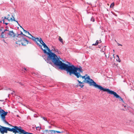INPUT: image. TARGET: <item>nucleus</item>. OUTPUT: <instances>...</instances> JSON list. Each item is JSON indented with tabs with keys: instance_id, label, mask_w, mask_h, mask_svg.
I'll return each mask as SVG.
<instances>
[{
	"instance_id": "obj_14",
	"label": "nucleus",
	"mask_w": 134,
	"mask_h": 134,
	"mask_svg": "<svg viewBox=\"0 0 134 134\" xmlns=\"http://www.w3.org/2000/svg\"><path fill=\"white\" fill-rule=\"evenodd\" d=\"M9 18V17H8L7 18H6V17H5L4 18V19H3V24H5L6 25H7L8 24V23H4L5 21L4 20V19H6L8 20V21H10V20L8 19Z\"/></svg>"
},
{
	"instance_id": "obj_37",
	"label": "nucleus",
	"mask_w": 134,
	"mask_h": 134,
	"mask_svg": "<svg viewBox=\"0 0 134 134\" xmlns=\"http://www.w3.org/2000/svg\"><path fill=\"white\" fill-rule=\"evenodd\" d=\"M37 128H39V130H40L41 129V127H36V129H37Z\"/></svg>"
},
{
	"instance_id": "obj_13",
	"label": "nucleus",
	"mask_w": 134,
	"mask_h": 134,
	"mask_svg": "<svg viewBox=\"0 0 134 134\" xmlns=\"http://www.w3.org/2000/svg\"><path fill=\"white\" fill-rule=\"evenodd\" d=\"M36 40H37V41H39L40 43L42 44V45L44 44L45 43L43 42V41L42 40V39L41 38L39 39L37 37L36 38Z\"/></svg>"
},
{
	"instance_id": "obj_15",
	"label": "nucleus",
	"mask_w": 134,
	"mask_h": 134,
	"mask_svg": "<svg viewBox=\"0 0 134 134\" xmlns=\"http://www.w3.org/2000/svg\"><path fill=\"white\" fill-rule=\"evenodd\" d=\"M43 58L45 60V61H46L47 63H49L50 64H52V63L51 62V60H49V62H48L47 61H46V59H47V58L46 57V56L45 55V56H43Z\"/></svg>"
},
{
	"instance_id": "obj_54",
	"label": "nucleus",
	"mask_w": 134,
	"mask_h": 134,
	"mask_svg": "<svg viewBox=\"0 0 134 134\" xmlns=\"http://www.w3.org/2000/svg\"><path fill=\"white\" fill-rule=\"evenodd\" d=\"M105 57H107V56H106V55H105Z\"/></svg>"
},
{
	"instance_id": "obj_25",
	"label": "nucleus",
	"mask_w": 134,
	"mask_h": 134,
	"mask_svg": "<svg viewBox=\"0 0 134 134\" xmlns=\"http://www.w3.org/2000/svg\"><path fill=\"white\" fill-rule=\"evenodd\" d=\"M114 5V2L112 3L110 6V7L111 8H113V6Z\"/></svg>"
},
{
	"instance_id": "obj_5",
	"label": "nucleus",
	"mask_w": 134,
	"mask_h": 134,
	"mask_svg": "<svg viewBox=\"0 0 134 134\" xmlns=\"http://www.w3.org/2000/svg\"><path fill=\"white\" fill-rule=\"evenodd\" d=\"M15 34L13 31H9V30H4L1 33V38H7L10 37H14Z\"/></svg>"
},
{
	"instance_id": "obj_55",
	"label": "nucleus",
	"mask_w": 134,
	"mask_h": 134,
	"mask_svg": "<svg viewBox=\"0 0 134 134\" xmlns=\"http://www.w3.org/2000/svg\"><path fill=\"white\" fill-rule=\"evenodd\" d=\"M18 116H19L18 115H17V117H18Z\"/></svg>"
},
{
	"instance_id": "obj_2",
	"label": "nucleus",
	"mask_w": 134,
	"mask_h": 134,
	"mask_svg": "<svg viewBox=\"0 0 134 134\" xmlns=\"http://www.w3.org/2000/svg\"><path fill=\"white\" fill-rule=\"evenodd\" d=\"M84 79L86 81V82L89 84L90 86H93L95 88L99 89L100 91L107 92L108 93L113 95L114 97H115L116 98L119 99V101H121L124 102L123 99L120 96L117 94L116 92L114 91L110 90L108 88H104L101 86L97 84L92 79H90L89 76H88Z\"/></svg>"
},
{
	"instance_id": "obj_24",
	"label": "nucleus",
	"mask_w": 134,
	"mask_h": 134,
	"mask_svg": "<svg viewBox=\"0 0 134 134\" xmlns=\"http://www.w3.org/2000/svg\"><path fill=\"white\" fill-rule=\"evenodd\" d=\"M41 117L44 120L47 121L48 123H49L48 121L47 120V119L45 118L42 116H41Z\"/></svg>"
},
{
	"instance_id": "obj_17",
	"label": "nucleus",
	"mask_w": 134,
	"mask_h": 134,
	"mask_svg": "<svg viewBox=\"0 0 134 134\" xmlns=\"http://www.w3.org/2000/svg\"><path fill=\"white\" fill-rule=\"evenodd\" d=\"M35 41L36 43L40 47H41V48H42V45H41L39 43H38L37 42V40H36V38H35V41Z\"/></svg>"
},
{
	"instance_id": "obj_12",
	"label": "nucleus",
	"mask_w": 134,
	"mask_h": 134,
	"mask_svg": "<svg viewBox=\"0 0 134 134\" xmlns=\"http://www.w3.org/2000/svg\"><path fill=\"white\" fill-rule=\"evenodd\" d=\"M29 35H30V36L31 37H28L27 36H25V37H28L30 39H31L33 41H35V38H36L35 37H33L32 35H31V34H30L29 32L28 31L27 32Z\"/></svg>"
},
{
	"instance_id": "obj_31",
	"label": "nucleus",
	"mask_w": 134,
	"mask_h": 134,
	"mask_svg": "<svg viewBox=\"0 0 134 134\" xmlns=\"http://www.w3.org/2000/svg\"><path fill=\"white\" fill-rule=\"evenodd\" d=\"M3 109H0V115H1V114H3Z\"/></svg>"
},
{
	"instance_id": "obj_30",
	"label": "nucleus",
	"mask_w": 134,
	"mask_h": 134,
	"mask_svg": "<svg viewBox=\"0 0 134 134\" xmlns=\"http://www.w3.org/2000/svg\"><path fill=\"white\" fill-rule=\"evenodd\" d=\"M79 77H80V78L81 77L82 79H84L86 77H85V76H82V75H81L80 74V76L79 77Z\"/></svg>"
},
{
	"instance_id": "obj_22",
	"label": "nucleus",
	"mask_w": 134,
	"mask_h": 134,
	"mask_svg": "<svg viewBox=\"0 0 134 134\" xmlns=\"http://www.w3.org/2000/svg\"><path fill=\"white\" fill-rule=\"evenodd\" d=\"M10 20H11L12 21H15L16 22H17V23H18V24L19 25V24L18 23V21H17L15 19V18H14V17H13V18H10Z\"/></svg>"
},
{
	"instance_id": "obj_43",
	"label": "nucleus",
	"mask_w": 134,
	"mask_h": 134,
	"mask_svg": "<svg viewBox=\"0 0 134 134\" xmlns=\"http://www.w3.org/2000/svg\"><path fill=\"white\" fill-rule=\"evenodd\" d=\"M92 45L93 46H97L95 44V43L94 44H93Z\"/></svg>"
},
{
	"instance_id": "obj_44",
	"label": "nucleus",
	"mask_w": 134,
	"mask_h": 134,
	"mask_svg": "<svg viewBox=\"0 0 134 134\" xmlns=\"http://www.w3.org/2000/svg\"><path fill=\"white\" fill-rule=\"evenodd\" d=\"M3 41L4 42V43H6V42L5 41V40L4 39H3Z\"/></svg>"
},
{
	"instance_id": "obj_21",
	"label": "nucleus",
	"mask_w": 134,
	"mask_h": 134,
	"mask_svg": "<svg viewBox=\"0 0 134 134\" xmlns=\"http://www.w3.org/2000/svg\"><path fill=\"white\" fill-rule=\"evenodd\" d=\"M59 40L61 43H62V44H63V39L61 38V37L60 36L59 37Z\"/></svg>"
},
{
	"instance_id": "obj_38",
	"label": "nucleus",
	"mask_w": 134,
	"mask_h": 134,
	"mask_svg": "<svg viewBox=\"0 0 134 134\" xmlns=\"http://www.w3.org/2000/svg\"><path fill=\"white\" fill-rule=\"evenodd\" d=\"M57 132V133H61L59 131H55V132Z\"/></svg>"
},
{
	"instance_id": "obj_20",
	"label": "nucleus",
	"mask_w": 134,
	"mask_h": 134,
	"mask_svg": "<svg viewBox=\"0 0 134 134\" xmlns=\"http://www.w3.org/2000/svg\"><path fill=\"white\" fill-rule=\"evenodd\" d=\"M8 113L7 112H5L4 110L3 111V114H1V115L5 116Z\"/></svg>"
},
{
	"instance_id": "obj_41",
	"label": "nucleus",
	"mask_w": 134,
	"mask_h": 134,
	"mask_svg": "<svg viewBox=\"0 0 134 134\" xmlns=\"http://www.w3.org/2000/svg\"><path fill=\"white\" fill-rule=\"evenodd\" d=\"M98 41H99V43H100L102 42L101 40H99Z\"/></svg>"
},
{
	"instance_id": "obj_47",
	"label": "nucleus",
	"mask_w": 134,
	"mask_h": 134,
	"mask_svg": "<svg viewBox=\"0 0 134 134\" xmlns=\"http://www.w3.org/2000/svg\"><path fill=\"white\" fill-rule=\"evenodd\" d=\"M18 25L20 26V27H21L22 28H23L22 27V26H20V25H19V24H18Z\"/></svg>"
},
{
	"instance_id": "obj_23",
	"label": "nucleus",
	"mask_w": 134,
	"mask_h": 134,
	"mask_svg": "<svg viewBox=\"0 0 134 134\" xmlns=\"http://www.w3.org/2000/svg\"><path fill=\"white\" fill-rule=\"evenodd\" d=\"M19 134H33L32 133H29V132H27L26 131L24 132L23 133H20Z\"/></svg>"
},
{
	"instance_id": "obj_18",
	"label": "nucleus",
	"mask_w": 134,
	"mask_h": 134,
	"mask_svg": "<svg viewBox=\"0 0 134 134\" xmlns=\"http://www.w3.org/2000/svg\"><path fill=\"white\" fill-rule=\"evenodd\" d=\"M35 41L36 43L40 47H41V48H42V45H41L39 43H38L37 42V40H36V38H35V41Z\"/></svg>"
},
{
	"instance_id": "obj_27",
	"label": "nucleus",
	"mask_w": 134,
	"mask_h": 134,
	"mask_svg": "<svg viewBox=\"0 0 134 134\" xmlns=\"http://www.w3.org/2000/svg\"><path fill=\"white\" fill-rule=\"evenodd\" d=\"M105 47H106V46H104V47L102 49V50H101V51H102V52H104V51L105 50Z\"/></svg>"
},
{
	"instance_id": "obj_58",
	"label": "nucleus",
	"mask_w": 134,
	"mask_h": 134,
	"mask_svg": "<svg viewBox=\"0 0 134 134\" xmlns=\"http://www.w3.org/2000/svg\"><path fill=\"white\" fill-rule=\"evenodd\" d=\"M1 107H0V109H1Z\"/></svg>"
},
{
	"instance_id": "obj_7",
	"label": "nucleus",
	"mask_w": 134,
	"mask_h": 134,
	"mask_svg": "<svg viewBox=\"0 0 134 134\" xmlns=\"http://www.w3.org/2000/svg\"><path fill=\"white\" fill-rule=\"evenodd\" d=\"M19 40H20L19 42H20L21 44L23 46H25L28 43L29 41L24 37L23 39H20Z\"/></svg>"
},
{
	"instance_id": "obj_50",
	"label": "nucleus",
	"mask_w": 134,
	"mask_h": 134,
	"mask_svg": "<svg viewBox=\"0 0 134 134\" xmlns=\"http://www.w3.org/2000/svg\"><path fill=\"white\" fill-rule=\"evenodd\" d=\"M2 21H0V23H1L2 22Z\"/></svg>"
},
{
	"instance_id": "obj_34",
	"label": "nucleus",
	"mask_w": 134,
	"mask_h": 134,
	"mask_svg": "<svg viewBox=\"0 0 134 134\" xmlns=\"http://www.w3.org/2000/svg\"><path fill=\"white\" fill-rule=\"evenodd\" d=\"M116 60L117 61H118L119 62H120L121 61V60H120L119 58L117 59Z\"/></svg>"
},
{
	"instance_id": "obj_16",
	"label": "nucleus",
	"mask_w": 134,
	"mask_h": 134,
	"mask_svg": "<svg viewBox=\"0 0 134 134\" xmlns=\"http://www.w3.org/2000/svg\"><path fill=\"white\" fill-rule=\"evenodd\" d=\"M7 131H10L11 132H13V133H14V127H13V128H12V129H11L9 127H7Z\"/></svg>"
},
{
	"instance_id": "obj_26",
	"label": "nucleus",
	"mask_w": 134,
	"mask_h": 134,
	"mask_svg": "<svg viewBox=\"0 0 134 134\" xmlns=\"http://www.w3.org/2000/svg\"><path fill=\"white\" fill-rule=\"evenodd\" d=\"M19 34L20 35H21L22 36H23L24 37V36H26L25 35L23 34V33L21 31V32L20 33V34Z\"/></svg>"
},
{
	"instance_id": "obj_46",
	"label": "nucleus",
	"mask_w": 134,
	"mask_h": 134,
	"mask_svg": "<svg viewBox=\"0 0 134 134\" xmlns=\"http://www.w3.org/2000/svg\"><path fill=\"white\" fill-rule=\"evenodd\" d=\"M28 42V43H30V44L31 43V42L29 41V42Z\"/></svg>"
},
{
	"instance_id": "obj_52",
	"label": "nucleus",
	"mask_w": 134,
	"mask_h": 134,
	"mask_svg": "<svg viewBox=\"0 0 134 134\" xmlns=\"http://www.w3.org/2000/svg\"><path fill=\"white\" fill-rule=\"evenodd\" d=\"M8 16H9L8 17H9V15H8Z\"/></svg>"
},
{
	"instance_id": "obj_45",
	"label": "nucleus",
	"mask_w": 134,
	"mask_h": 134,
	"mask_svg": "<svg viewBox=\"0 0 134 134\" xmlns=\"http://www.w3.org/2000/svg\"><path fill=\"white\" fill-rule=\"evenodd\" d=\"M0 101L2 102H4V100H0Z\"/></svg>"
},
{
	"instance_id": "obj_10",
	"label": "nucleus",
	"mask_w": 134,
	"mask_h": 134,
	"mask_svg": "<svg viewBox=\"0 0 134 134\" xmlns=\"http://www.w3.org/2000/svg\"><path fill=\"white\" fill-rule=\"evenodd\" d=\"M77 81L79 83L77 85V86L78 87L79 86L81 88L83 87L84 86V85L82 84V82L79 81L78 80H77Z\"/></svg>"
},
{
	"instance_id": "obj_53",
	"label": "nucleus",
	"mask_w": 134,
	"mask_h": 134,
	"mask_svg": "<svg viewBox=\"0 0 134 134\" xmlns=\"http://www.w3.org/2000/svg\"><path fill=\"white\" fill-rule=\"evenodd\" d=\"M126 107V105H125V106L124 105V107Z\"/></svg>"
},
{
	"instance_id": "obj_42",
	"label": "nucleus",
	"mask_w": 134,
	"mask_h": 134,
	"mask_svg": "<svg viewBox=\"0 0 134 134\" xmlns=\"http://www.w3.org/2000/svg\"><path fill=\"white\" fill-rule=\"evenodd\" d=\"M24 69L25 70H26V71H27V69L26 68H24Z\"/></svg>"
},
{
	"instance_id": "obj_19",
	"label": "nucleus",
	"mask_w": 134,
	"mask_h": 134,
	"mask_svg": "<svg viewBox=\"0 0 134 134\" xmlns=\"http://www.w3.org/2000/svg\"><path fill=\"white\" fill-rule=\"evenodd\" d=\"M49 131L50 132V133L51 134L53 133H55V131L54 130H49V131H48V130H46L45 131Z\"/></svg>"
},
{
	"instance_id": "obj_35",
	"label": "nucleus",
	"mask_w": 134,
	"mask_h": 134,
	"mask_svg": "<svg viewBox=\"0 0 134 134\" xmlns=\"http://www.w3.org/2000/svg\"><path fill=\"white\" fill-rule=\"evenodd\" d=\"M22 29H23L25 33H27L28 31H27L25 30H24L23 28H22Z\"/></svg>"
},
{
	"instance_id": "obj_33",
	"label": "nucleus",
	"mask_w": 134,
	"mask_h": 134,
	"mask_svg": "<svg viewBox=\"0 0 134 134\" xmlns=\"http://www.w3.org/2000/svg\"><path fill=\"white\" fill-rule=\"evenodd\" d=\"M99 43V41L98 40H97L95 43V44L97 45Z\"/></svg>"
},
{
	"instance_id": "obj_39",
	"label": "nucleus",
	"mask_w": 134,
	"mask_h": 134,
	"mask_svg": "<svg viewBox=\"0 0 134 134\" xmlns=\"http://www.w3.org/2000/svg\"><path fill=\"white\" fill-rule=\"evenodd\" d=\"M85 82H86V81L85 80H83L82 82V84H83V83H84Z\"/></svg>"
},
{
	"instance_id": "obj_8",
	"label": "nucleus",
	"mask_w": 134,
	"mask_h": 134,
	"mask_svg": "<svg viewBox=\"0 0 134 134\" xmlns=\"http://www.w3.org/2000/svg\"><path fill=\"white\" fill-rule=\"evenodd\" d=\"M7 127H5L2 126L0 127V131L1 133L2 134H3L4 133H7Z\"/></svg>"
},
{
	"instance_id": "obj_57",
	"label": "nucleus",
	"mask_w": 134,
	"mask_h": 134,
	"mask_svg": "<svg viewBox=\"0 0 134 134\" xmlns=\"http://www.w3.org/2000/svg\"><path fill=\"white\" fill-rule=\"evenodd\" d=\"M113 51L114 52V50H113Z\"/></svg>"
},
{
	"instance_id": "obj_29",
	"label": "nucleus",
	"mask_w": 134,
	"mask_h": 134,
	"mask_svg": "<svg viewBox=\"0 0 134 134\" xmlns=\"http://www.w3.org/2000/svg\"><path fill=\"white\" fill-rule=\"evenodd\" d=\"M46 49L48 50V52H51V50L50 49L48 48V47H47L46 48Z\"/></svg>"
},
{
	"instance_id": "obj_49",
	"label": "nucleus",
	"mask_w": 134,
	"mask_h": 134,
	"mask_svg": "<svg viewBox=\"0 0 134 134\" xmlns=\"http://www.w3.org/2000/svg\"><path fill=\"white\" fill-rule=\"evenodd\" d=\"M19 84H20V85H22V84H21V83L20 82H19Z\"/></svg>"
},
{
	"instance_id": "obj_4",
	"label": "nucleus",
	"mask_w": 134,
	"mask_h": 134,
	"mask_svg": "<svg viewBox=\"0 0 134 134\" xmlns=\"http://www.w3.org/2000/svg\"><path fill=\"white\" fill-rule=\"evenodd\" d=\"M41 49L44 53L48 55L46 61L49 62V60H51L54 65L59 67L62 61L60 60L55 53L52 52H47L46 49H43L42 48H41Z\"/></svg>"
},
{
	"instance_id": "obj_36",
	"label": "nucleus",
	"mask_w": 134,
	"mask_h": 134,
	"mask_svg": "<svg viewBox=\"0 0 134 134\" xmlns=\"http://www.w3.org/2000/svg\"><path fill=\"white\" fill-rule=\"evenodd\" d=\"M34 117H38V116H37V114H35L34 115Z\"/></svg>"
},
{
	"instance_id": "obj_3",
	"label": "nucleus",
	"mask_w": 134,
	"mask_h": 134,
	"mask_svg": "<svg viewBox=\"0 0 134 134\" xmlns=\"http://www.w3.org/2000/svg\"><path fill=\"white\" fill-rule=\"evenodd\" d=\"M84 79L86 81V82L89 84L90 86H93L95 88L99 89L100 91L107 92L108 93L113 95L114 97H115L116 98L119 99V101H121L124 102L123 99L120 96L117 94L116 92L114 91L110 90L108 88H104L101 86L97 84L92 79H90L89 76H88Z\"/></svg>"
},
{
	"instance_id": "obj_40",
	"label": "nucleus",
	"mask_w": 134,
	"mask_h": 134,
	"mask_svg": "<svg viewBox=\"0 0 134 134\" xmlns=\"http://www.w3.org/2000/svg\"><path fill=\"white\" fill-rule=\"evenodd\" d=\"M118 46H122V44H120L119 43L118 44Z\"/></svg>"
},
{
	"instance_id": "obj_56",
	"label": "nucleus",
	"mask_w": 134,
	"mask_h": 134,
	"mask_svg": "<svg viewBox=\"0 0 134 134\" xmlns=\"http://www.w3.org/2000/svg\"><path fill=\"white\" fill-rule=\"evenodd\" d=\"M4 102H3V104H4Z\"/></svg>"
},
{
	"instance_id": "obj_11",
	"label": "nucleus",
	"mask_w": 134,
	"mask_h": 134,
	"mask_svg": "<svg viewBox=\"0 0 134 134\" xmlns=\"http://www.w3.org/2000/svg\"><path fill=\"white\" fill-rule=\"evenodd\" d=\"M1 117L2 119V120L5 123L10 125L8 122L5 119V116L1 115Z\"/></svg>"
},
{
	"instance_id": "obj_32",
	"label": "nucleus",
	"mask_w": 134,
	"mask_h": 134,
	"mask_svg": "<svg viewBox=\"0 0 134 134\" xmlns=\"http://www.w3.org/2000/svg\"><path fill=\"white\" fill-rule=\"evenodd\" d=\"M43 47L45 48H46L47 47L45 43L43 44Z\"/></svg>"
},
{
	"instance_id": "obj_6",
	"label": "nucleus",
	"mask_w": 134,
	"mask_h": 134,
	"mask_svg": "<svg viewBox=\"0 0 134 134\" xmlns=\"http://www.w3.org/2000/svg\"><path fill=\"white\" fill-rule=\"evenodd\" d=\"M13 127H14V133H21L26 132L24 130L22 129L21 127V126L18 127L15 126Z\"/></svg>"
},
{
	"instance_id": "obj_48",
	"label": "nucleus",
	"mask_w": 134,
	"mask_h": 134,
	"mask_svg": "<svg viewBox=\"0 0 134 134\" xmlns=\"http://www.w3.org/2000/svg\"><path fill=\"white\" fill-rule=\"evenodd\" d=\"M116 57L118 58H119V56L118 55H116Z\"/></svg>"
},
{
	"instance_id": "obj_1",
	"label": "nucleus",
	"mask_w": 134,
	"mask_h": 134,
	"mask_svg": "<svg viewBox=\"0 0 134 134\" xmlns=\"http://www.w3.org/2000/svg\"><path fill=\"white\" fill-rule=\"evenodd\" d=\"M69 65L65 64L61 62L59 68L62 70H65L67 73H69L70 75L72 74L74 75L77 78L80 76V73H82L83 71L82 67L81 66L78 68L75 66L73 65H71V63L67 62Z\"/></svg>"
},
{
	"instance_id": "obj_9",
	"label": "nucleus",
	"mask_w": 134,
	"mask_h": 134,
	"mask_svg": "<svg viewBox=\"0 0 134 134\" xmlns=\"http://www.w3.org/2000/svg\"><path fill=\"white\" fill-rule=\"evenodd\" d=\"M14 37V38H16V39L17 40L18 42H19L20 40H19L23 39L24 37L21 35L19 34H15Z\"/></svg>"
},
{
	"instance_id": "obj_51",
	"label": "nucleus",
	"mask_w": 134,
	"mask_h": 134,
	"mask_svg": "<svg viewBox=\"0 0 134 134\" xmlns=\"http://www.w3.org/2000/svg\"><path fill=\"white\" fill-rule=\"evenodd\" d=\"M2 29H0V31H2Z\"/></svg>"
},
{
	"instance_id": "obj_28",
	"label": "nucleus",
	"mask_w": 134,
	"mask_h": 134,
	"mask_svg": "<svg viewBox=\"0 0 134 134\" xmlns=\"http://www.w3.org/2000/svg\"><path fill=\"white\" fill-rule=\"evenodd\" d=\"M91 21L94 22L95 21L94 19L92 17L91 19Z\"/></svg>"
}]
</instances>
